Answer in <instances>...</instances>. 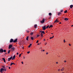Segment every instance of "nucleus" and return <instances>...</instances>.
I'll return each instance as SVG.
<instances>
[{"mask_svg": "<svg viewBox=\"0 0 73 73\" xmlns=\"http://www.w3.org/2000/svg\"><path fill=\"white\" fill-rule=\"evenodd\" d=\"M37 25H35L34 27L35 28H37Z\"/></svg>", "mask_w": 73, "mask_h": 73, "instance_id": "obj_12", "label": "nucleus"}, {"mask_svg": "<svg viewBox=\"0 0 73 73\" xmlns=\"http://www.w3.org/2000/svg\"><path fill=\"white\" fill-rule=\"evenodd\" d=\"M12 65H13V63L11 62L10 64V66H11Z\"/></svg>", "mask_w": 73, "mask_h": 73, "instance_id": "obj_28", "label": "nucleus"}, {"mask_svg": "<svg viewBox=\"0 0 73 73\" xmlns=\"http://www.w3.org/2000/svg\"><path fill=\"white\" fill-rule=\"evenodd\" d=\"M21 54H20L19 55V57H21Z\"/></svg>", "mask_w": 73, "mask_h": 73, "instance_id": "obj_32", "label": "nucleus"}, {"mask_svg": "<svg viewBox=\"0 0 73 73\" xmlns=\"http://www.w3.org/2000/svg\"><path fill=\"white\" fill-rule=\"evenodd\" d=\"M17 55L19 54V53H18V52H17Z\"/></svg>", "mask_w": 73, "mask_h": 73, "instance_id": "obj_43", "label": "nucleus"}, {"mask_svg": "<svg viewBox=\"0 0 73 73\" xmlns=\"http://www.w3.org/2000/svg\"><path fill=\"white\" fill-rule=\"evenodd\" d=\"M2 59H3V60L4 62H5V58H3Z\"/></svg>", "mask_w": 73, "mask_h": 73, "instance_id": "obj_13", "label": "nucleus"}, {"mask_svg": "<svg viewBox=\"0 0 73 73\" xmlns=\"http://www.w3.org/2000/svg\"><path fill=\"white\" fill-rule=\"evenodd\" d=\"M9 69H11V67H9Z\"/></svg>", "mask_w": 73, "mask_h": 73, "instance_id": "obj_50", "label": "nucleus"}, {"mask_svg": "<svg viewBox=\"0 0 73 73\" xmlns=\"http://www.w3.org/2000/svg\"><path fill=\"white\" fill-rule=\"evenodd\" d=\"M22 48H23V49H24V47H22Z\"/></svg>", "mask_w": 73, "mask_h": 73, "instance_id": "obj_60", "label": "nucleus"}, {"mask_svg": "<svg viewBox=\"0 0 73 73\" xmlns=\"http://www.w3.org/2000/svg\"><path fill=\"white\" fill-rule=\"evenodd\" d=\"M68 12V11L66 10L64 11V13H66Z\"/></svg>", "mask_w": 73, "mask_h": 73, "instance_id": "obj_26", "label": "nucleus"}, {"mask_svg": "<svg viewBox=\"0 0 73 73\" xmlns=\"http://www.w3.org/2000/svg\"><path fill=\"white\" fill-rule=\"evenodd\" d=\"M0 72H1V73L2 72V71L4 70V69L3 68H1L0 69Z\"/></svg>", "mask_w": 73, "mask_h": 73, "instance_id": "obj_8", "label": "nucleus"}, {"mask_svg": "<svg viewBox=\"0 0 73 73\" xmlns=\"http://www.w3.org/2000/svg\"><path fill=\"white\" fill-rule=\"evenodd\" d=\"M13 42V39H11L10 40V42Z\"/></svg>", "mask_w": 73, "mask_h": 73, "instance_id": "obj_5", "label": "nucleus"}, {"mask_svg": "<svg viewBox=\"0 0 73 73\" xmlns=\"http://www.w3.org/2000/svg\"><path fill=\"white\" fill-rule=\"evenodd\" d=\"M43 52H44L45 50H43Z\"/></svg>", "mask_w": 73, "mask_h": 73, "instance_id": "obj_47", "label": "nucleus"}, {"mask_svg": "<svg viewBox=\"0 0 73 73\" xmlns=\"http://www.w3.org/2000/svg\"><path fill=\"white\" fill-rule=\"evenodd\" d=\"M62 73H64V72H62Z\"/></svg>", "mask_w": 73, "mask_h": 73, "instance_id": "obj_63", "label": "nucleus"}, {"mask_svg": "<svg viewBox=\"0 0 73 73\" xmlns=\"http://www.w3.org/2000/svg\"><path fill=\"white\" fill-rule=\"evenodd\" d=\"M42 29L43 31H45L46 29V26L44 25L43 27H42Z\"/></svg>", "mask_w": 73, "mask_h": 73, "instance_id": "obj_1", "label": "nucleus"}, {"mask_svg": "<svg viewBox=\"0 0 73 73\" xmlns=\"http://www.w3.org/2000/svg\"><path fill=\"white\" fill-rule=\"evenodd\" d=\"M31 35H33V33H31L30 34Z\"/></svg>", "mask_w": 73, "mask_h": 73, "instance_id": "obj_30", "label": "nucleus"}, {"mask_svg": "<svg viewBox=\"0 0 73 73\" xmlns=\"http://www.w3.org/2000/svg\"><path fill=\"white\" fill-rule=\"evenodd\" d=\"M31 45H32V44H30L28 46V48H30L31 47Z\"/></svg>", "mask_w": 73, "mask_h": 73, "instance_id": "obj_18", "label": "nucleus"}, {"mask_svg": "<svg viewBox=\"0 0 73 73\" xmlns=\"http://www.w3.org/2000/svg\"><path fill=\"white\" fill-rule=\"evenodd\" d=\"M3 52H6V50H3Z\"/></svg>", "mask_w": 73, "mask_h": 73, "instance_id": "obj_33", "label": "nucleus"}, {"mask_svg": "<svg viewBox=\"0 0 73 73\" xmlns=\"http://www.w3.org/2000/svg\"><path fill=\"white\" fill-rule=\"evenodd\" d=\"M61 12H58V16H59L60 15H61Z\"/></svg>", "mask_w": 73, "mask_h": 73, "instance_id": "obj_16", "label": "nucleus"}, {"mask_svg": "<svg viewBox=\"0 0 73 73\" xmlns=\"http://www.w3.org/2000/svg\"><path fill=\"white\" fill-rule=\"evenodd\" d=\"M53 37H54V36H52V38H53Z\"/></svg>", "mask_w": 73, "mask_h": 73, "instance_id": "obj_51", "label": "nucleus"}, {"mask_svg": "<svg viewBox=\"0 0 73 73\" xmlns=\"http://www.w3.org/2000/svg\"><path fill=\"white\" fill-rule=\"evenodd\" d=\"M64 42H65V40H64Z\"/></svg>", "mask_w": 73, "mask_h": 73, "instance_id": "obj_40", "label": "nucleus"}, {"mask_svg": "<svg viewBox=\"0 0 73 73\" xmlns=\"http://www.w3.org/2000/svg\"><path fill=\"white\" fill-rule=\"evenodd\" d=\"M12 56H11V57H10V58H8V60H11V59H12Z\"/></svg>", "mask_w": 73, "mask_h": 73, "instance_id": "obj_14", "label": "nucleus"}, {"mask_svg": "<svg viewBox=\"0 0 73 73\" xmlns=\"http://www.w3.org/2000/svg\"><path fill=\"white\" fill-rule=\"evenodd\" d=\"M48 54V52L46 53V54Z\"/></svg>", "mask_w": 73, "mask_h": 73, "instance_id": "obj_45", "label": "nucleus"}, {"mask_svg": "<svg viewBox=\"0 0 73 73\" xmlns=\"http://www.w3.org/2000/svg\"><path fill=\"white\" fill-rule=\"evenodd\" d=\"M23 58H25V57L24 56L23 57Z\"/></svg>", "mask_w": 73, "mask_h": 73, "instance_id": "obj_55", "label": "nucleus"}, {"mask_svg": "<svg viewBox=\"0 0 73 73\" xmlns=\"http://www.w3.org/2000/svg\"><path fill=\"white\" fill-rule=\"evenodd\" d=\"M34 37H31V40H33V39H34Z\"/></svg>", "mask_w": 73, "mask_h": 73, "instance_id": "obj_25", "label": "nucleus"}, {"mask_svg": "<svg viewBox=\"0 0 73 73\" xmlns=\"http://www.w3.org/2000/svg\"><path fill=\"white\" fill-rule=\"evenodd\" d=\"M21 63H22V64H24V63H23V62H22Z\"/></svg>", "mask_w": 73, "mask_h": 73, "instance_id": "obj_39", "label": "nucleus"}, {"mask_svg": "<svg viewBox=\"0 0 73 73\" xmlns=\"http://www.w3.org/2000/svg\"><path fill=\"white\" fill-rule=\"evenodd\" d=\"M46 43L45 44V45H46Z\"/></svg>", "mask_w": 73, "mask_h": 73, "instance_id": "obj_59", "label": "nucleus"}, {"mask_svg": "<svg viewBox=\"0 0 73 73\" xmlns=\"http://www.w3.org/2000/svg\"><path fill=\"white\" fill-rule=\"evenodd\" d=\"M8 60V61H10V60L9 59Z\"/></svg>", "mask_w": 73, "mask_h": 73, "instance_id": "obj_49", "label": "nucleus"}, {"mask_svg": "<svg viewBox=\"0 0 73 73\" xmlns=\"http://www.w3.org/2000/svg\"><path fill=\"white\" fill-rule=\"evenodd\" d=\"M69 46H71V44H69Z\"/></svg>", "mask_w": 73, "mask_h": 73, "instance_id": "obj_41", "label": "nucleus"}, {"mask_svg": "<svg viewBox=\"0 0 73 73\" xmlns=\"http://www.w3.org/2000/svg\"><path fill=\"white\" fill-rule=\"evenodd\" d=\"M60 12H63V10H61Z\"/></svg>", "mask_w": 73, "mask_h": 73, "instance_id": "obj_35", "label": "nucleus"}, {"mask_svg": "<svg viewBox=\"0 0 73 73\" xmlns=\"http://www.w3.org/2000/svg\"><path fill=\"white\" fill-rule=\"evenodd\" d=\"M64 70V68H63L61 70V71H63Z\"/></svg>", "mask_w": 73, "mask_h": 73, "instance_id": "obj_21", "label": "nucleus"}, {"mask_svg": "<svg viewBox=\"0 0 73 73\" xmlns=\"http://www.w3.org/2000/svg\"><path fill=\"white\" fill-rule=\"evenodd\" d=\"M54 22L55 23H56V22H58H58H59V21L57 20V19H56L55 21H54Z\"/></svg>", "mask_w": 73, "mask_h": 73, "instance_id": "obj_15", "label": "nucleus"}, {"mask_svg": "<svg viewBox=\"0 0 73 73\" xmlns=\"http://www.w3.org/2000/svg\"><path fill=\"white\" fill-rule=\"evenodd\" d=\"M53 25H50V26L48 28H53Z\"/></svg>", "mask_w": 73, "mask_h": 73, "instance_id": "obj_9", "label": "nucleus"}, {"mask_svg": "<svg viewBox=\"0 0 73 73\" xmlns=\"http://www.w3.org/2000/svg\"><path fill=\"white\" fill-rule=\"evenodd\" d=\"M28 38H29V37L28 36H27V38H26V40H27V41H29V40H28Z\"/></svg>", "mask_w": 73, "mask_h": 73, "instance_id": "obj_20", "label": "nucleus"}, {"mask_svg": "<svg viewBox=\"0 0 73 73\" xmlns=\"http://www.w3.org/2000/svg\"><path fill=\"white\" fill-rule=\"evenodd\" d=\"M44 18H43V20H42L41 21H40V23H44Z\"/></svg>", "mask_w": 73, "mask_h": 73, "instance_id": "obj_4", "label": "nucleus"}, {"mask_svg": "<svg viewBox=\"0 0 73 73\" xmlns=\"http://www.w3.org/2000/svg\"><path fill=\"white\" fill-rule=\"evenodd\" d=\"M27 53L28 54H29V53H30V51H29L28 52H27Z\"/></svg>", "mask_w": 73, "mask_h": 73, "instance_id": "obj_37", "label": "nucleus"}, {"mask_svg": "<svg viewBox=\"0 0 73 73\" xmlns=\"http://www.w3.org/2000/svg\"><path fill=\"white\" fill-rule=\"evenodd\" d=\"M51 34H52V35H53V33H51Z\"/></svg>", "mask_w": 73, "mask_h": 73, "instance_id": "obj_61", "label": "nucleus"}, {"mask_svg": "<svg viewBox=\"0 0 73 73\" xmlns=\"http://www.w3.org/2000/svg\"><path fill=\"white\" fill-rule=\"evenodd\" d=\"M64 62H66V60H64Z\"/></svg>", "mask_w": 73, "mask_h": 73, "instance_id": "obj_42", "label": "nucleus"}, {"mask_svg": "<svg viewBox=\"0 0 73 73\" xmlns=\"http://www.w3.org/2000/svg\"><path fill=\"white\" fill-rule=\"evenodd\" d=\"M38 45H40V44L39 43H38Z\"/></svg>", "mask_w": 73, "mask_h": 73, "instance_id": "obj_56", "label": "nucleus"}, {"mask_svg": "<svg viewBox=\"0 0 73 73\" xmlns=\"http://www.w3.org/2000/svg\"><path fill=\"white\" fill-rule=\"evenodd\" d=\"M15 48L13 47L11 48V50H12V51H14V50H15Z\"/></svg>", "mask_w": 73, "mask_h": 73, "instance_id": "obj_11", "label": "nucleus"}, {"mask_svg": "<svg viewBox=\"0 0 73 73\" xmlns=\"http://www.w3.org/2000/svg\"><path fill=\"white\" fill-rule=\"evenodd\" d=\"M12 47H13V46L12 44H10L9 46V49H11Z\"/></svg>", "mask_w": 73, "mask_h": 73, "instance_id": "obj_2", "label": "nucleus"}, {"mask_svg": "<svg viewBox=\"0 0 73 73\" xmlns=\"http://www.w3.org/2000/svg\"><path fill=\"white\" fill-rule=\"evenodd\" d=\"M41 49H42V47H41L40 48Z\"/></svg>", "mask_w": 73, "mask_h": 73, "instance_id": "obj_64", "label": "nucleus"}, {"mask_svg": "<svg viewBox=\"0 0 73 73\" xmlns=\"http://www.w3.org/2000/svg\"><path fill=\"white\" fill-rule=\"evenodd\" d=\"M48 15L49 16H51L52 15V13H49Z\"/></svg>", "mask_w": 73, "mask_h": 73, "instance_id": "obj_19", "label": "nucleus"}, {"mask_svg": "<svg viewBox=\"0 0 73 73\" xmlns=\"http://www.w3.org/2000/svg\"><path fill=\"white\" fill-rule=\"evenodd\" d=\"M13 64H14V65H15V63H13Z\"/></svg>", "mask_w": 73, "mask_h": 73, "instance_id": "obj_44", "label": "nucleus"}, {"mask_svg": "<svg viewBox=\"0 0 73 73\" xmlns=\"http://www.w3.org/2000/svg\"><path fill=\"white\" fill-rule=\"evenodd\" d=\"M41 33H42H42H44V34H45V33L44 32V31H42Z\"/></svg>", "mask_w": 73, "mask_h": 73, "instance_id": "obj_24", "label": "nucleus"}, {"mask_svg": "<svg viewBox=\"0 0 73 73\" xmlns=\"http://www.w3.org/2000/svg\"><path fill=\"white\" fill-rule=\"evenodd\" d=\"M2 67L3 68H4V71H7V69H6V67H4V66H3Z\"/></svg>", "mask_w": 73, "mask_h": 73, "instance_id": "obj_6", "label": "nucleus"}, {"mask_svg": "<svg viewBox=\"0 0 73 73\" xmlns=\"http://www.w3.org/2000/svg\"><path fill=\"white\" fill-rule=\"evenodd\" d=\"M73 5H72L70 6V8H73Z\"/></svg>", "mask_w": 73, "mask_h": 73, "instance_id": "obj_17", "label": "nucleus"}, {"mask_svg": "<svg viewBox=\"0 0 73 73\" xmlns=\"http://www.w3.org/2000/svg\"><path fill=\"white\" fill-rule=\"evenodd\" d=\"M51 18V17H49V18H48L49 19H50Z\"/></svg>", "mask_w": 73, "mask_h": 73, "instance_id": "obj_46", "label": "nucleus"}, {"mask_svg": "<svg viewBox=\"0 0 73 73\" xmlns=\"http://www.w3.org/2000/svg\"><path fill=\"white\" fill-rule=\"evenodd\" d=\"M59 24H61V23L60 22V23Z\"/></svg>", "mask_w": 73, "mask_h": 73, "instance_id": "obj_57", "label": "nucleus"}, {"mask_svg": "<svg viewBox=\"0 0 73 73\" xmlns=\"http://www.w3.org/2000/svg\"><path fill=\"white\" fill-rule=\"evenodd\" d=\"M15 57H16L15 55H14L13 57V59H15Z\"/></svg>", "mask_w": 73, "mask_h": 73, "instance_id": "obj_22", "label": "nucleus"}, {"mask_svg": "<svg viewBox=\"0 0 73 73\" xmlns=\"http://www.w3.org/2000/svg\"><path fill=\"white\" fill-rule=\"evenodd\" d=\"M49 27V26L48 25L46 27V29H48V27Z\"/></svg>", "mask_w": 73, "mask_h": 73, "instance_id": "obj_27", "label": "nucleus"}, {"mask_svg": "<svg viewBox=\"0 0 73 73\" xmlns=\"http://www.w3.org/2000/svg\"><path fill=\"white\" fill-rule=\"evenodd\" d=\"M58 71H60V69H58Z\"/></svg>", "mask_w": 73, "mask_h": 73, "instance_id": "obj_54", "label": "nucleus"}, {"mask_svg": "<svg viewBox=\"0 0 73 73\" xmlns=\"http://www.w3.org/2000/svg\"><path fill=\"white\" fill-rule=\"evenodd\" d=\"M40 36H41V37H42V34L41 33V34H40Z\"/></svg>", "mask_w": 73, "mask_h": 73, "instance_id": "obj_34", "label": "nucleus"}, {"mask_svg": "<svg viewBox=\"0 0 73 73\" xmlns=\"http://www.w3.org/2000/svg\"><path fill=\"white\" fill-rule=\"evenodd\" d=\"M17 41V39H16L13 41V42L15 43Z\"/></svg>", "mask_w": 73, "mask_h": 73, "instance_id": "obj_7", "label": "nucleus"}, {"mask_svg": "<svg viewBox=\"0 0 73 73\" xmlns=\"http://www.w3.org/2000/svg\"><path fill=\"white\" fill-rule=\"evenodd\" d=\"M38 40H37L36 41V43H38Z\"/></svg>", "mask_w": 73, "mask_h": 73, "instance_id": "obj_36", "label": "nucleus"}, {"mask_svg": "<svg viewBox=\"0 0 73 73\" xmlns=\"http://www.w3.org/2000/svg\"><path fill=\"white\" fill-rule=\"evenodd\" d=\"M10 51H11L10 50H9L8 51V52H7V53H8V54H9V53H10Z\"/></svg>", "mask_w": 73, "mask_h": 73, "instance_id": "obj_23", "label": "nucleus"}, {"mask_svg": "<svg viewBox=\"0 0 73 73\" xmlns=\"http://www.w3.org/2000/svg\"><path fill=\"white\" fill-rule=\"evenodd\" d=\"M45 39H44V41H45Z\"/></svg>", "mask_w": 73, "mask_h": 73, "instance_id": "obj_62", "label": "nucleus"}, {"mask_svg": "<svg viewBox=\"0 0 73 73\" xmlns=\"http://www.w3.org/2000/svg\"><path fill=\"white\" fill-rule=\"evenodd\" d=\"M56 64H58V62H56Z\"/></svg>", "mask_w": 73, "mask_h": 73, "instance_id": "obj_53", "label": "nucleus"}, {"mask_svg": "<svg viewBox=\"0 0 73 73\" xmlns=\"http://www.w3.org/2000/svg\"><path fill=\"white\" fill-rule=\"evenodd\" d=\"M40 36V34H37V37H39Z\"/></svg>", "mask_w": 73, "mask_h": 73, "instance_id": "obj_29", "label": "nucleus"}, {"mask_svg": "<svg viewBox=\"0 0 73 73\" xmlns=\"http://www.w3.org/2000/svg\"><path fill=\"white\" fill-rule=\"evenodd\" d=\"M14 60V59H13V58H12V60Z\"/></svg>", "mask_w": 73, "mask_h": 73, "instance_id": "obj_52", "label": "nucleus"}, {"mask_svg": "<svg viewBox=\"0 0 73 73\" xmlns=\"http://www.w3.org/2000/svg\"><path fill=\"white\" fill-rule=\"evenodd\" d=\"M71 27H73V25H72Z\"/></svg>", "mask_w": 73, "mask_h": 73, "instance_id": "obj_58", "label": "nucleus"}, {"mask_svg": "<svg viewBox=\"0 0 73 73\" xmlns=\"http://www.w3.org/2000/svg\"><path fill=\"white\" fill-rule=\"evenodd\" d=\"M64 20L65 21H68V20H69V19L67 18H66L64 19Z\"/></svg>", "mask_w": 73, "mask_h": 73, "instance_id": "obj_10", "label": "nucleus"}, {"mask_svg": "<svg viewBox=\"0 0 73 73\" xmlns=\"http://www.w3.org/2000/svg\"><path fill=\"white\" fill-rule=\"evenodd\" d=\"M42 32V31H39V32L41 33V32Z\"/></svg>", "mask_w": 73, "mask_h": 73, "instance_id": "obj_48", "label": "nucleus"}, {"mask_svg": "<svg viewBox=\"0 0 73 73\" xmlns=\"http://www.w3.org/2000/svg\"><path fill=\"white\" fill-rule=\"evenodd\" d=\"M50 39H52V38H53L52 37H50Z\"/></svg>", "mask_w": 73, "mask_h": 73, "instance_id": "obj_38", "label": "nucleus"}, {"mask_svg": "<svg viewBox=\"0 0 73 73\" xmlns=\"http://www.w3.org/2000/svg\"><path fill=\"white\" fill-rule=\"evenodd\" d=\"M26 31L27 33H29V31L28 30H26Z\"/></svg>", "mask_w": 73, "mask_h": 73, "instance_id": "obj_31", "label": "nucleus"}, {"mask_svg": "<svg viewBox=\"0 0 73 73\" xmlns=\"http://www.w3.org/2000/svg\"><path fill=\"white\" fill-rule=\"evenodd\" d=\"M4 52V51L3 50V49H0V53H3Z\"/></svg>", "mask_w": 73, "mask_h": 73, "instance_id": "obj_3", "label": "nucleus"}]
</instances>
